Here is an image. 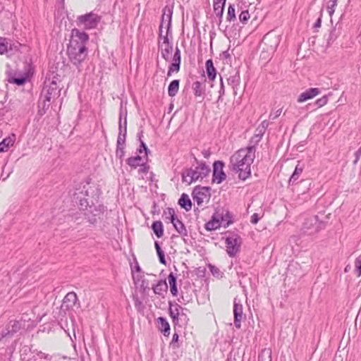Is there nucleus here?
<instances>
[{"instance_id":"a878e982","label":"nucleus","mask_w":361,"mask_h":361,"mask_svg":"<svg viewBox=\"0 0 361 361\" xmlns=\"http://www.w3.org/2000/svg\"><path fill=\"white\" fill-rule=\"evenodd\" d=\"M143 162V157L137 154L135 156L128 157L126 159V163L132 169H137Z\"/></svg>"},{"instance_id":"e433bc0d","label":"nucleus","mask_w":361,"mask_h":361,"mask_svg":"<svg viewBox=\"0 0 361 361\" xmlns=\"http://www.w3.org/2000/svg\"><path fill=\"white\" fill-rule=\"evenodd\" d=\"M154 247L157 251V256L159 257V262L161 264L166 265V260L165 258V254L164 250L161 249L160 244L158 241L154 242Z\"/></svg>"},{"instance_id":"bb28decb","label":"nucleus","mask_w":361,"mask_h":361,"mask_svg":"<svg viewBox=\"0 0 361 361\" xmlns=\"http://www.w3.org/2000/svg\"><path fill=\"white\" fill-rule=\"evenodd\" d=\"M169 283L170 286V291L173 296L178 295V290L177 288V276L176 274L171 272L168 276Z\"/></svg>"},{"instance_id":"09e8293b","label":"nucleus","mask_w":361,"mask_h":361,"mask_svg":"<svg viewBox=\"0 0 361 361\" xmlns=\"http://www.w3.org/2000/svg\"><path fill=\"white\" fill-rule=\"evenodd\" d=\"M126 154V147L122 146H116V157L121 160L123 161L124 156Z\"/></svg>"},{"instance_id":"13d9d810","label":"nucleus","mask_w":361,"mask_h":361,"mask_svg":"<svg viewBox=\"0 0 361 361\" xmlns=\"http://www.w3.org/2000/svg\"><path fill=\"white\" fill-rule=\"evenodd\" d=\"M330 2H331V4L327 6V11L329 16L331 17L335 12V8L337 6V1L330 0Z\"/></svg>"},{"instance_id":"cd10ccee","label":"nucleus","mask_w":361,"mask_h":361,"mask_svg":"<svg viewBox=\"0 0 361 361\" xmlns=\"http://www.w3.org/2000/svg\"><path fill=\"white\" fill-rule=\"evenodd\" d=\"M179 206L184 209L186 212L190 211L192 209V202L189 197V196L183 193L178 202Z\"/></svg>"},{"instance_id":"5701e85b","label":"nucleus","mask_w":361,"mask_h":361,"mask_svg":"<svg viewBox=\"0 0 361 361\" xmlns=\"http://www.w3.org/2000/svg\"><path fill=\"white\" fill-rule=\"evenodd\" d=\"M206 73L209 80L214 81L216 77V69L214 66L212 59H207L205 62Z\"/></svg>"},{"instance_id":"ddd939ff","label":"nucleus","mask_w":361,"mask_h":361,"mask_svg":"<svg viewBox=\"0 0 361 361\" xmlns=\"http://www.w3.org/2000/svg\"><path fill=\"white\" fill-rule=\"evenodd\" d=\"M210 190L211 188L209 186H201L197 185L193 188L192 192V197L197 202L198 206H200L203 203V200L206 197H210Z\"/></svg>"},{"instance_id":"37998d69","label":"nucleus","mask_w":361,"mask_h":361,"mask_svg":"<svg viewBox=\"0 0 361 361\" xmlns=\"http://www.w3.org/2000/svg\"><path fill=\"white\" fill-rule=\"evenodd\" d=\"M21 329V323L18 321H11L8 324V333H16Z\"/></svg>"},{"instance_id":"412c9836","label":"nucleus","mask_w":361,"mask_h":361,"mask_svg":"<svg viewBox=\"0 0 361 361\" xmlns=\"http://www.w3.org/2000/svg\"><path fill=\"white\" fill-rule=\"evenodd\" d=\"M304 169V164H301L300 161H298V164L296 165L295 170L293 171L292 175L290 176L289 180H288V184L289 185H293L297 184L298 182V179L301 173H302Z\"/></svg>"},{"instance_id":"f257e3e1","label":"nucleus","mask_w":361,"mask_h":361,"mask_svg":"<svg viewBox=\"0 0 361 361\" xmlns=\"http://www.w3.org/2000/svg\"><path fill=\"white\" fill-rule=\"evenodd\" d=\"M102 191L98 185L92 182V178H87L80 183L73 193V201L78 205L80 209L87 207L94 203H98Z\"/></svg>"},{"instance_id":"5fc2aeb1","label":"nucleus","mask_w":361,"mask_h":361,"mask_svg":"<svg viewBox=\"0 0 361 361\" xmlns=\"http://www.w3.org/2000/svg\"><path fill=\"white\" fill-rule=\"evenodd\" d=\"M263 136L259 135V133L255 134L249 140V144L255 145L257 146L258 143L261 141Z\"/></svg>"},{"instance_id":"49530a36","label":"nucleus","mask_w":361,"mask_h":361,"mask_svg":"<svg viewBox=\"0 0 361 361\" xmlns=\"http://www.w3.org/2000/svg\"><path fill=\"white\" fill-rule=\"evenodd\" d=\"M225 94V86L224 84L223 78L220 75V88L219 90V97L217 99V102H222L224 100V95Z\"/></svg>"},{"instance_id":"052dcab7","label":"nucleus","mask_w":361,"mask_h":361,"mask_svg":"<svg viewBox=\"0 0 361 361\" xmlns=\"http://www.w3.org/2000/svg\"><path fill=\"white\" fill-rule=\"evenodd\" d=\"M151 213L152 215H159L160 214V209L159 208V206L157 205L156 202H153Z\"/></svg>"},{"instance_id":"de8ad7c7","label":"nucleus","mask_w":361,"mask_h":361,"mask_svg":"<svg viewBox=\"0 0 361 361\" xmlns=\"http://www.w3.org/2000/svg\"><path fill=\"white\" fill-rule=\"evenodd\" d=\"M127 109L126 107L123 106V102L121 101L120 104V109H119V121L122 123V118L123 117L125 118V121H127Z\"/></svg>"},{"instance_id":"72a5a7b5","label":"nucleus","mask_w":361,"mask_h":361,"mask_svg":"<svg viewBox=\"0 0 361 361\" xmlns=\"http://www.w3.org/2000/svg\"><path fill=\"white\" fill-rule=\"evenodd\" d=\"M240 149L244 150V155L252 161H254L256 152V146L255 145L249 144L246 147L240 148Z\"/></svg>"},{"instance_id":"423d86ee","label":"nucleus","mask_w":361,"mask_h":361,"mask_svg":"<svg viewBox=\"0 0 361 361\" xmlns=\"http://www.w3.org/2000/svg\"><path fill=\"white\" fill-rule=\"evenodd\" d=\"M326 221L320 220L318 215H314L305 219L301 228V233L313 235L326 228Z\"/></svg>"},{"instance_id":"a19ab883","label":"nucleus","mask_w":361,"mask_h":361,"mask_svg":"<svg viewBox=\"0 0 361 361\" xmlns=\"http://www.w3.org/2000/svg\"><path fill=\"white\" fill-rule=\"evenodd\" d=\"M207 267H208L209 271H211L212 274L214 277H216L217 279L223 278L224 273L218 267H216V266H214L212 264H208Z\"/></svg>"},{"instance_id":"8fccbe9b","label":"nucleus","mask_w":361,"mask_h":361,"mask_svg":"<svg viewBox=\"0 0 361 361\" xmlns=\"http://www.w3.org/2000/svg\"><path fill=\"white\" fill-rule=\"evenodd\" d=\"M179 341V335L177 332H175L173 334L172 340L170 342V346L172 347V348H178L180 347V345L178 344Z\"/></svg>"},{"instance_id":"603ef678","label":"nucleus","mask_w":361,"mask_h":361,"mask_svg":"<svg viewBox=\"0 0 361 361\" xmlns=\"http://www.w3.org/2000/svg\"><path fill=\"white\" fill-rule=\"evenodd\" d=\"M250 13L247 10L243 11L240 15H239V20L240 21L243 23L246 24L250 18Z\"/></svg>"},{"instance_id":"aec40b11","label":"nucleus","mask_w":361,"mask_h":361,"mask_svg":"<svg viewBox=\"0 0 361 361\" xmlns=\"http://www.w3.org/2000/svg\"><path fill=\"white\" fill-rule=\"evenodd\" d=\"M157 329L160 331L164 336L168 337L170 335L171 326L164 317H159L157 319Z\"/></svg>"},{"instance_id":"c756f323","label":"nucleus","mask_w":361,"mask_h":361,"mask_svg":"<svg viewBox=\"0 0 361 361\" xmlns=\"http://www.w3.org/2000/svg\"><path fill=\"white\" fill-rule=\"evenodd\" d=\"M151 228L157 238H160L163 237L164 230L163 223L161 221H153Z\"/></svg>"},{"instance_id":"4d7b16f0","label":"nucleus","mask_w":361,"mask_h":361,"mask_svg":"<svg viewBox=\"0 0 361 361\" xmlns=\"http://www.w3.org/2000/svg\"><path fill=\"white\" fill-rule=\"evenodd\" d=\"M8 47L5 38L0 37V54H4L7 51Z\"/></svg>"},{"instance_id":"bf43d9fd","label":"nucleus","mask_w":361,"mask_h":361,"mask_svg":"<svg viewBox=\"0 0 361 361\" xmlns=\"http://www.w3.org/2000/svg\"><path fill=\"white\" fill-rule=\"evenodd\" d=\"M173 61H178V63H181V55L180 49L176 47L175 49V52L172 59Z\"/></svg>"},{"instance_id":"a18cd8bd","label":"nucleus","mask_w":361,"mask_h":361,"mask_svg":"<svg viewBox=\"0 0 361 361\" xmlns=\"http://www.w3.org/2000/svg\"><path fill=\"white\" fill-rule=\"evenodd\" d=\"M180 68V63H178V61H173L170 64L169 67V70L167 72V75L169 77L171 75L173 72H178Z\"/></svg>"},{"instance_id":"ea45409f","label":"nucleus","mask_w":361,"mask_h":361,"mask_svg":"<svg viewBox=\"0 0 361 361\" xmlns=\"http://www.w3.org/2000/svg\"><path fill=\"white\" fill-rule=\"evenodd\" d=\"M221 226L215 221V219H212V217L211 219L204 224V228L208 231H215Z\"/></svg>"},{"instance_id":"4c0bfd02","label":"nucleus","mask_w":361,"mask_h":361,"mask_svg":"<svg viewBox=\"0 0 361 361\" xmlns=\"http://www.w3.org/2000/svg\"><path fill=\"white\" fill-rule=\"evenodd\" d=\"M169 314L172 319V322L174 326L178 325L179 322V317H180V312H173L172 311V307L173 306V302L172 301H169Z\"/></svg>"},{"instance_id":"338daca9","label":"nucleus","mask_w":361,"mask_h":361,"mask_svg":"<svg viewBox=\"0 0 361 361\" xmlns=\"http://www.w3.org/2000/svg\"><path fill=\"white\" fill-rule=\"evenodd\" d=\"M26 81L25 78H13L12 82L18 85H21L24 84Z\"/></svg>"},{"instance_id":"1a4fd4ad","label":"nucleus","mask_w":361,"mask_h":361,"mask_svg":"<svg viewBox=\"0 0 361 361\" xmlns=\"http://www.w3.org/2000/svg\"><path fill=\"white\" fill-rule=\"evenodd\" d=\"M212 218H214L215 221L224 228L228 227L234 222L233 214L223 207L216 208Z\"/></svg>"},{"instance_id":"e2e57ef3","label":"nucleus","mask_w":361,"mask_h":361,"mask_svg":"<svg viewBox=\"0 0 361 361\" xmlns=\"http://www.w3.org/2000/svg\"><path fill=\"white\" fill-rule=\"evenodd\" d=\"M51 120L49 123H51V128H56L59 124L58 116L56 113L54 114Z\"/></svg>"},{"instance_id":"69168bd1","label":"nucleus","mask_w":361,"mask_h":361,"mask_svg":"<svg viewBox=\"0 0 361 361\" xmlns=\"http://www.w3.org/2000/svg\"><path fill=\"white\" fill-rule=\"evenodd\" d=\"M281 111H282V109H279L276 110L274 113L271 112V114H269V118L271 120L276 119L281 115Z\"/></svg>"},{"instance_id":"680f3d73","label":"nucleus","mask_w":361,"mask_h":361,"mask_svg":"<svg viewBox=\"0 0 361 361\" xmlns=\"http://www.w3.org/2000/svg\"><path fill=\"white\" fill-rule=\"evenodd\" d=\"M131 271H132V275L133 274H135L134 272L136 271L137 274H142L143 273L142 271V269H141V267H140L138 262L137 261H135V264L134 266V267H133L131 266Z\"/></svg>"},{"instance_id":"20e7f679","label":"nucleus","mask_w":361,"mask_h":361,"mask_svg":"<svg viewBox=\"0 0 361 361\" xmlns=\"http://www.w3.org/2000/svg\"><path fill=\"white\" fill-rule=\"evenodd\" d=\"M97 203H94L80 209L83 212L77 213L73 216L75 222H76L77 224L82 223V221H80V219L82 218L80 215H83L85 219L92 225H94L99 219H103L104 212L106 211V207L102 204H98L97 205Z\"/></svg>"},{"instance_id":"6ab92c4d","label":"nucleus","mask_w":361,"mask_h":361,"mask_svg":"<svg viewBox=\"0 0 361 361\" xmlns=\"http://www.w3.org/2000/svg\"><path fill=\"white\" fill-rule=\"evenodd\" d=\"M206 79H204V82L196 80L192 85V90L194 94V96L197 97H202V99L205 97L206 92V85L205 82Z\"/></svg>"},{"instance_id":"393cba45","label":"nucleus","mask_w":361,"mask_h":361,"mask_svg":"<svg viewBox=\"0 0 361 361\" xmlns=\"http://www.w3.org/2000/svg\"><path fill=\"white\" fill-rule=\"evenodd\" d=\"M154 293L157 295H162L164 293L168 291V284L166 279H161L158 281L156 285L152 287Z\"/></svg>"},{"instance_id":"c03bdc74","label":"nucleus","mask_w":361,"mask_h":361,"mask_svg":"<svg viewBox=\"0 0 361 361\" xmlns=\"http://www.w3.org/2000/svg\"><path fill=\"white\" fill-rule=\"evenodd\" d=\"M213 7H214V11L219 19L218 25H220L222 22L223 14L224 12L225 6H213Z\"/></svg>"},{"instance_id":"7c9ffc66","label":"nucleus","mask_w":361,"mask_h":361,"mask_svg":"<svg viewBox=\"0 0 361 361\" xmlns=\"http://www.w3.org/2000/svg\"><path fill=\"white\" fill-rule=\"evenodd\" d=\"M16 140L15 135L4 138L0 142V152H6L11 146H13Z\"/></svg>"},{"instance_id":"a211bd4d","label":"nucleus","mask_w":361,"mask_h":361,"mask_svg":"<svg viewBox=\"0 0 361 361\" xmlns=\"http://www.w3.org/2000/svg\"><path fill=\"white\" fill-rule=\"evenodd\" d=\"M321 93V90L318 87H310L302 92L298 97V103L305 102L310 100Z\"/></svg>"},{"instance_id":"f03ea898","label":"nucleus","mask_w":361,"mask_h":361,"mask_svg":"<svg viewBox=\"0 0 361 361\" xmlns=\"http://www.w3.org/2000/svg\"><path fill=\"white\" fill-rule=\"evenodd\" d=\"M253 163L244 155V150L238 149L229 159V169L238 173V178L245 180L251 176V165Z\"/></svg>"},{"instance_id":"c9c22d12","label":"nucleus","mask_w":361,"mask_h":361,"mask_svg":"<svg viewBox=\"0 0 361 361\" xmlns=\"http://www.w3.org/2000/svg\"><path fill=\"white\" fill-rule=\"evenodd\" d=\"M162 216L164 217L165 219H168L171 223H173L174 219H176L178 216L173 208L167 207L164 210Z\"/></svg>"},{"instance_id":"6e6d98bb","label":"nucleus","mask_w":361,"mask_h":361,"mask_svg":"<svg viewBox=\"0 0 361 361\" xmlns=\"http://www.w3.org/2000/svg\"><path fill=\"white\" fill-rule=\"evenodd\" d=\"M355 272L357 274V276H360L361 275V255L355 259Z\"/></svg>"},{"instance_id":"2f4dec72","label":"nucleus","mask_w":361,"mask_h":361,"mask_svg":"<svg viewBox=\"0 0 361 361\" xmlns=\"http://www.w3.org/2000/svg\"><path fill=\"white\" fill-rule=\"evenodd\" d=\"M328 102V96L324 95L321 98L317 99L314 104H308L307 106V109L311 111L316 110L318 108L322 107Z\"/></svg>"},{"instance_id":"79ce46f5","label":"nucleus","mask_w":361,"mask_h":361,"mask_svg":"<svg viewBox=\"0 0 361 361\" xmlns=\"http://www.w3.org/2000/svg\"><path fill=\"white\" fill-rule=\"evenodd\" d=\"M236 19L235 8L234 4H230L228 7L226 20L228 22L233 21Z\"/></svg>"},{"instance_id":"0e129e2a","label":"nucleus","mask_w":361,"mask_h":361,"mask_svg":"<svg viewBox=\"0 0 361 361\" xmlns=\"http://www.w3.org/2000/svg\"><path fill=\"white\" fill-rule=\"evenodd\" d=\"M260 219V217L257 213H254L250 218V222L252 224H257Z\"/></svg>"},{"instance_id":"b1692460","label":"nucleus","mask_w":361,"mask_h":361,"mask_svg":"<svg viewBox=\"0 0 361 361\" xmlns=\"http://www.w3.org/2000/svg\"><path fill=\"white\" fill-rule=\"evenodd\" d=\"M61 89L56 81L53 80L47 90V101H50L51 97H55L60 94Z\"/></svg>"},{"instance_id":"864d4df0","label":"nucleus","mask_w":361,"mask_h":361,"mask_svg":"<svg viewBox=\"0 0 361 361\" xmlns=\"http://www.w3.org/2000/svg\"><path fill=\"white\" fill-rule=\"evenodd\" d=\"M147 159H145V161H143L139 166L140 169H138L139 173H148L149 170V165L147 164Z\"/></svg>"},{"instance_id":"6e6552de","label":"nucleus","mask_w":361,"mask_h":361,"mask_svg":"<svg viewBox=\"0 0 361 361\" xmlns=\"http://www.w3.org/2000/svg\"><path fill=\"white\" fill-rule=\"evenodd\" d=\"M173 11V4H166L162 9V15L161 23L159 27V38L161 39L163 33V27L166 23L167 35H171V22Z\"/></svg>"},{"instance_id":"774afa93","label":"nucleus","mask_w":361,"mask_h":361,"mask_svg":"<svg viewBox=\"0 0 361 361\" xmlns=\"http://www.w3.org/2000/svg\"><path fill=\"white\" fill-rule=\"evenodd\" d=\"M355 160L353 161V164H356L357 161H359L360 156H361V146L359 147V149L355 152Z\"/></svg>"},{"instance_id":"3c124183","label":"nucleus","mask_w":361,"mask_h":361,"mask_svg":"<svg viewBox=\"0 0 361 361\" xmlns=\"http://www.w3.org/2000/svg\"><path fill=\"white\" fill-rule=\"evenodd\" d=\"M269 125V122L267 120L263 121L260 126L257 128V130L259 132L258 133L259 135H262V136L264 135L265 133L266 129L268 128Z\"/></svg>"},{"instance_id":"c85d7f7f","label":"nucleus","mask_w":361,"mask_h":361,"mask_svg":"<svg viewBox=\"0 0 361 361\" xmlns=\"http://www.w3.org/2000/svg\"><path fill=\"white\" fill-rule=\"evenodd\" d=\"M174 229L182 236H188V231L183 222L176 217V219H174L173 223H171Z\"/></svg>"},{"instance_id":"9b49d317","label":"nucleus","mask_w":361,"mask_h":361,"mask_svg":"<svg viewBox=\"0 0 361 361\" xmlns=\"http://www.w3.org/2000/svg\"><path fill=\"white\" fill-rule=\"evenodd\" d=\"M101 20V17L92 12L81 15L78 17L77 23L78 25H83L86 30L94 29L97 27Z\"/></svg>"},{"instance_id":"473e14b6","label":"nucleus","mask_w":361,"mask_h":361,"mask_svg":"<svg viewBox=\"0 0 361 361\" xmlns=\"http://www.w3.org/2000/svg\"><path fill=\"white\" fill-rule=\"evenodd\" d=\"M180 85V80L176 79L172 80L168 87V94L169 97H174L178 92Z\"/></svg>"},{"instance_id":"39448f33","label":"nucleus","mask_w":361,"mask_h":361,"mask_svg":"<svg viewBox=\"0 0 361 361\" xmlns=\"http://www.w3.org/2000/svg\"><path fill=\"white\" fill-rule=\"evenodd\" d=\"M67 55L71 63L80 68L81 63L87 56V48L85 44L78 45L77 42H72L67 46Z\"/></svg>"},{"instance_id":"f8f14e48","label":"nucleus","mask_w":361,"mask_h":361,"mask_svg":"<svg viewBox=\"0 0 361 361\" xmlns=\"http://www.w3.org/2000/svg\"><path fill=\"white\" fill-rule=\"evenodd\" d=\"M225 163L222 160L214 161L212 167V183L220 184L226 179V174L224 171Z\"/></svg>"},{"instance_id":"2eb2a0df","label":"nucleus","mask_w":361,"mask_h":361,"mask_svg":"<svg viewBox=\"0 0 361 361\" xmlns=\"http://www.w3.org/2000/svg\"><path fill=\"white\" fill-rule=\"evenodd\" d=\"M89 35L85 31H80L77 28H73L71 30V39L69 40V43L71 44L72 42H77L78 45L82 46L86 44L89 41Z\"/></svg>"},{"instance_id":"4be33fe9","label":"nucleus","mask_w":361,"mask_h":361,"mask_svg":"<svg viewBox=\"0 0 361 361\" xmlns=\"http://www.w3.org/2000/svg\"><path fill=\"white\" fill-rule=\"evenodd\" d=\"M125 130L122 132V123L118 122V135L116 141V146H126V137H127V121L125 122Z\"/></svg>"},{"instance_id":"58836bf2","label":"nucleus","mask_w":361,"mask_h":361,"mask_svg":"<svg viewBox=\"0 0 361 361\" xmlns=\"http://www.w3.org/2000/svg\"><path fill=\"white\" fill-rule=\"evenodd\" d=\"M137 154H141L142 153H145V157L147 161H148V155L151 153L149 149L147 146L146 143L144 141L140 142V146L136 149Z\"/></svg>"},{"instance_id":"dca6fc26","label":"nucleus","mask_w":361,"mask_h":361,"mask_svg":"<svg viewBox=\"0 0 361 361\" xmlns=\"http://www.w3.org/2000/svg\"><path fill=\"white\" fill-rule=\"evenodd\" d=\"M133 280L140 293L145 294L147 290H149V281L145 278L143 273L133 274Z\"/></svg>"},{"instance_id":"7ed1b4c3","label":"nucleus","mask_w":361,"mask_h":361,"mask_svg":"<svg viewBox=\"0 0 361 361\" xmlns=\"http://www.w3.org/2000/svg\"><path fill=\"white\" fill-rule=\"evenodd\" d=\"M192 156L197 166L195 169L192 167L186 169L181 173L182 181L187 183L188 185H190L199 179L202 180L207 177L211 172L210 167L205 161H199L194 154Z\"/></svg>"},{"instance_id":"4468645a","label":"nucleus","mask_w":361,"mask_h":361,"mask_svg":"<svg viewBox=\"0 0 361 361\" xmlns=\"http://www.w3.org/2000/svg\"><path fill=\"white\" fill-rule=\"evenodd\" d=\"M243 310V307L240 300L235 298L233 301L234 326L238 329L241 327L242 320L245 319Z\"/></svg>"},{"instance_id":"f3484780","label":"nucleus","mask_w":361,"mask_h":361,"mask_svg":"<svg viewBox=\"0 0 361 361\" xmlns=\"http://www.w3.org/2000/svg\"><path fill=\"white\" fill-rule=\"evenodd\" d=\"M169 35L167 33L165 36L162 35L163 39V44H165V47L163 48L162 45L160 44L159 42V49H161V54L164 59H165L166 61L169 60V56L173 51V44L169 42Z\"/></svg>"},{"instance_id":"9d476101","label":"nucleus","mask_w":361,"mask_h":361,"mask_svg":"<svg viewBox=\"0 0 361 361\" xmlns=\"http://www.w3.org/2000/svg\"><path fill=\"white\" fill-rule=\"evenodd\" d=\"M226 252L231 257H233L240 252L242 245V238L238 233H232V236L225 238Z\"/></svg>"},{"instance_id":"0eeeda50","label":"nucleus","mask_w":361,"mask_h":361,"mask_svg":"<svg viewBox=\"0 0 361 361\" xmlns=\"http://www.w3.org/2000/svg\"><path fill=\"white\" fill-rule=\"evenodd\" d=\"M78 301V297L75 293L69 292L68 293L64 298L63 299L62 304L60 307H56L57 311H54V317L56 319H61L66 314V312L72 309L76 302Z\"/></svg>"},{"instance_id":"f704fd0d","label":"nucleus","mask_w":361,"mask_h":361,"mask_svg":"<svg viewBox=\"0 0 361 361\" xmlns=\"http://www.w3.org/2000/svg\"><path fill=\"white\" fill-rule=\"evenodd\" d=\"M228 84L232 87L233 89H237L240 83V76L239 71H237L233 75H231L228 80Z\"/></svg>"}]
</instances>
